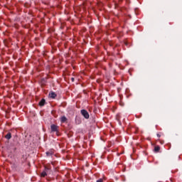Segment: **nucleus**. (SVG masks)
Segmentation results:
<instances>
[{"label":"nucleus","mask_w":182,"mask_h":182,"mask_svg":"<svg viewBox=\"0 0 182 182\" xmlns=\"http://www.w3.org/2000/svg\"><path fill=\"white\" fill-rule=\"evenodd\" d=\"M122 1H123V0H119V2H122Z\"/></svg>","instance_id":"nucleus-13"},{"label":"nucleus","mask_w":182,"mask_h":182,"mask_svg":"<svg viewBox=\"0 0 182 182\" xmlns=\"http://www.w3.org/2000/svg\"><path fill=\"white\" fill-rule=\"evenodd\" d=\"M50 129H51V132H58V127L55 124H51Z\"/></svg>","instance_id":"nucleus-3"},{"label":"nucleus","mask_w":182,"mask_h":182,"mask_svg":"<svg viewBox=\"0 0 182 182\" xmlns=\"http://www.w3.org/2000/svg\"><path fill=\"white\" fill-rule=\"evenodd\" d=\"M49 96L51 99H55V97H56V94L55 92H51L49 94Z\"/></svg>","instance_id":"nucleus-8"},{"label":"nucleus","mask_w":182,"mask_h":182,"mask_svg":"<svg viewBox=\"0 0 182 182\" xmlns=\"http://www.w3.org/2000/svg\"><path fill=\"white\" fill-rule=\"evenodd\" d=\"M46 154L47 157H50L51 156H53V151L50 150V151L46 152Z\"/></svg>","instance_id":"nucleus-4"},{"label":"nucleus","mask_w":182,"mask_h":182,"mask_svg":"<svg viewBox=\"0 0 182 182\" xmlns=\"http://www.w3.org/2000/svg\"><path fill=\"white\" fill-rule=\"evenodd\" d=\"M48 171H49V168L45 167V170L41 173V176L42 177H46L48 176Z\"/></svg>","instance_id":"nucleus-2"},{"label":"nucleus","mask_w":182,"mask_h":182,"mask_svg":"<svg viewBox=\"0 0 182 182\" xmlns=\"http://www.w3.org/2000/svg\"><path fill=\"white\" fill-rule=\"evenodd\" d=\"M156 136L157 137H161V135H160V134H157Z\"/></svg>","instance_id":"nucleus-11"},{"label":"nucleus","mask_w":182,"mask_h":182,"mask_svg":"<svg viewBox=\"0 0 182 182\" xmlns=\"http://www.w3.org/2000/svg\"><path fill=\"white\" fill-rule=\"evenodd\" d=\"M61 123H65V122H68V118H66L65 116L61 117L60 118Z\"/></svg>","instance_id":"nucleus-7"},{"label":"nucleus","mask_w":182,"mask_h":182,"mask_svg":"<svg viewBox=\"0 0 182 182\" xmlns=\"http://www.w3.org/2000/svg\"><path fill=\"white\" fill-rule=\"evenodd\" d=\"M46 103V100L45 99H42L40 102H39V106L42 107V106H45V104Z\"/></svg>","instance_id":"nucleus-5"},{"label":"nucleus","mask_w":182,"mask_h":182,"mask_svg":"<svg viewBox=\"0 0 182 182\" xmlns=\"http://www.w3.org/2000/svg\"><path fill=\"white\" fill-rule=\"evenodd\" d=\"M11 138L12 134H11V132H8V134L5 136V139H6L7 140H11Z\"/></svg>","instance_id":"nucleus-6"},{"label":"nucleus","mask_w":182,"mask_h":182,"mask_svg":"<svg viewBox=\"0 0 182 182\" xmlns=\"http://www.w3.org/2000/svg\"><path fill=\"white\" fill-rule=\"evenodd\" d=\"M154 151H155L156 153H159V152L160 151V146H156L154 147Z\"/></svg>","instance_id":"nucleus-9"},{"label":"nucleus","mask_w":182,"mask_h":182,"mask_svg":"<svg viewBox=\"0 0 182 182\" xmlns=\"http://www.w3.org/2000/svg\"><path fill=\"white\" fill-rule=\"evenodd\" d=\"M80 113L82 114V116H83V117H85V119H89V117H90V115H89V112H87V111L86 109H82L80 111Z\"/></svg>","instance_id":"nucleus-1"},{"label":"nucleus","mask_w":182,"mask_h":182,"mask_svg":"<svg viewBox=\"0 0 182 182\" xmlns=\"http://www.w3.org/2000/svg\"><path fill=\"white\" fill-rule=\"evenodd\" d=\"M96 182H103V179L102 178H100Z\"/></svg>","instance_id":"nucleus-10"},{"label":"nucleus","mask_w":182,"mask_h":182,"mask_svg":"<svg viewBox=\"0 0 182 182\" xmlns=\"http://www.w3.org/2000/svg\"><path fill=\"white\" fill-rule=\"evenodd\" d=\"M71 80H72V82H75V78H74V77H72V78H71Z\"/></svg>","instance_id":"nucleus-12"}]
</instances>
